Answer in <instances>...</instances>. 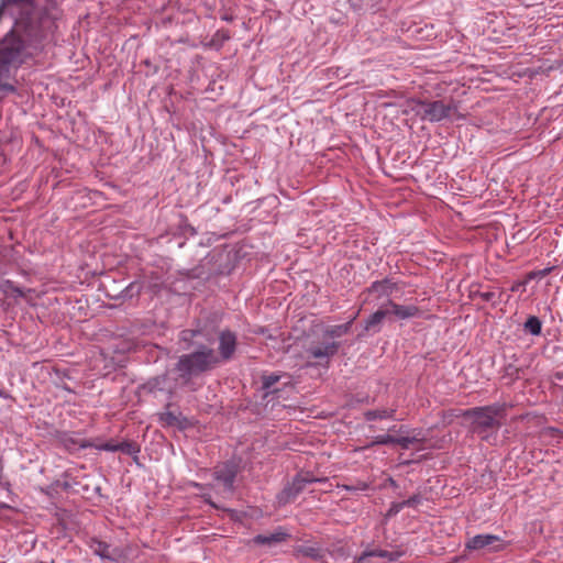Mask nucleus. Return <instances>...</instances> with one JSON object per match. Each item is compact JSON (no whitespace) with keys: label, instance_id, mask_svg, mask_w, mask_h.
<instances>
[{"label":"nucleus","instance_id":"nucleus-17","mask_svg":"<svg viewBox=\"0 0 563 563\" xmlns=\"http://www.w3.org/2000/svg\"><path fill=\"white\" fill-rule=\"evenodd\" d=\"M542 324L537 317H529L525 322V330L532 335H539L541 333Z\"/></svg>","mask_w":563,"mask_h":563},{"label":"nucleus","instance_id":"nucleus-26","mask_svg":"<svg viewBox=\"0 0 563 563\" xmlns=\"http://www.w3.org/2000/svg\"><path fill=\"white\" fill-rule=\"evenodd\" d=\"M120 445H123V452L131 453V445L129 443H121Z\"/></svg>","mask_w":563,"mask_h":563},{"label":"nucleus","instance_id":"nucleus-10","mask_svg":"<svg viewBox=\"0 0 563 563\" xmlns=\"http://www.w3.org/2000/svg\"><path fill=\"white\" fill-rule=\"evenodd\" d=\"M236 347V336L231 331H222L219 335V360L228 361Z\"/></svg>","mask_w":563,"mask_h":563},{"label":"nucleus","instance_id":"nucleus-6","mask_svg":"<svg viewBox=\"0 0 563 563\" xmlns=\"http://www.w3.org/2000/svg\"><path fill=\"white\" fill-rule=\"evenodd\" d=\"M339 343L325 342L317 343L309 346L306 351L308 358L317 360L318 364H327L329 360L336 354Z\"/></svg>","mask_w":563,"mask_h":563},{"label":"nucleus","instance_id":"nucleus-14","mask_svg":"<svg viewBox=\"0 0 563 563\" xmlns=\"http://www.w3.org/2000/svg\"><path fill=\"white\" fill-rule=\"evenodd\" d=\"M92 551L102 559L115 560L117 553L110 547L101 541H96L91 545Z\"/></svg>","mask_w":563,"mask_h":563},{"label":"nucleus","instance_id":"nucleus-18","mask_svg":"<svg viewBox=\"0 0 563 563\" xmlns=\"http://www.w3.org/2000/svg\"><path fill=\"white\" fill-rule=\"evenodd\" d=\"M394 415V410L382 409V410H369L365 412V419L367 421H374L376 419H388Z\"/></svg>","mask_w":563,"mask_h":563},{"label":"nucleus","instance_id":"nucleus-1","mask_svg":"<svg viewBox=\"0 0 563 563\" xmlns=\"http://www.w3.org/2000/svg\"><path fill=\"white\" fill-rule=\"evenodd\" d=\"M55 5L54 0H3L0 5V18L9 14L13 21L12 31L0 42V90H13V87L2 82L8 77L11 66L20 63L24 34L27 37L37 36L48 22L49 10Z\"/></svg>","mask_w":563,"mask_h":563},{"label":"nucleus","instance_id":"nucleus-8","mask_svg":"<svg viewBox=\"0 0 563 563\" xmlns=\"http://www.w3.org/2000/svg\"><path fill=\"white\" fill-rule=\"evenodd\" d=\"M404 552L401 551H385V550H374L364 552L356 559L357 563H388L398 560L402 556Z\"/></svg>","mask_w":563,"mask_h":563},{"label":"nucleus","instance_id":"nucleus-20","mask_svg":"<svg viewBox=\"0 0 563 563\" xmlns=\"http://www.w3.org/2000/svg\"><path fill=\"white\" fill-rule=\"evenodd\" d=\"M280 379L279 375L271 374L263 377V388L271 390V388Z\"/></svg>","mask_w":563,"mask_h":563},{"label":"nucleus","instance_id":"nucleus-21","mask_svg":"<svg viewBox=\"0 0 563 563\" xmlns=\"http://www.w3.org/2000/svg\"><path fill=\"white\" fill-rule=\"evenodd\" d=\"M99 449L103 450V451L115 452L119 450H123V445L104 443V444L100 445Z\"/></svg>","mask_w":563,"mask_h":563},{"label":"nucleus","instance_id":"nucleus-2","mask_svg":"<svg viewBox=\"0 0 563 563\" xmlns=\"http://www.w3.org/2000/svg\"><path fill=\"white\" fill-rule=\"evenodd\" d=\"M218 363L219 356L214 351L202 347L191 354L183 355L178 361L177 367L184 375H192L208 371Z\"/></svg>","mask_w":563,"mask_h":563},{"label":"nucleus","instance_id":"nucleus-23","mask_svg":"<svg viewBox=\"0 0 563 563\" xmlns=\"http://www.w3.org/2000/svg\"><path fill=\"white\" fill-rule=\"evenodd\" d=\"M404 504L402 503H398V504H393L390 509L388 510V515L391 516V515H396L398 514L402 508H404Z\"/></svg>","mask_w":563,"mask_h":563},{"label":"nucleus","instance_id":"nucleus-28","mask_svg":"<svg viewBox=\"0 0 563 563\" xmlns=\"http://www.w3.org/2000/svg\"><path fill=\"white\" fill-rule=\"evenodd\" d=\"M14 291H16L19 296H22V291L19 288H15Z\"/></svg>","mask_w":563,"mask_h":563},{"label":"nucleus","instance_id":"nucleus-27","mask_svg":"<svg viewBox=\"0 0 563 563\" xmlns=\"http://www.w3.org/2000/svg\"><path fill=\"white\" fill-rule=\"evenodd\" d=\"M490 296H492V294L487 292L484 295V298L488 300L490 298Z\"/></svg>","mask_w":563,"mask_h":563},{"label":"nucleus","instance_id":"nucleus-7","mask_svg":"<svg viewBox=\"0 0 563 563\" xmlns=\"http://www.w3.org/2000/svg\"><path fill=\"white\" fill-rule=\"evenodd\" d=\"M466 548L470 550L488 549L496 552L504 549V542L495 534H477L467 541Z\"/></svg>","mask_w":563,"mask_h":563},{"label":"nucleus","instance_id":"nucleus-3","mask_svg":"<svg viewBox=\"0 0 563 563\" xmlns=\"http://www.w3.org/2000/svg\"><path fill=\"white\" fill-rule=\"evenodd\" d=\"M410 107L422 120L430 122H440L456 111V106L453 102L445 103L442 100L431 102L411 100Z\"/></svg>","mask_w":563,"mask_h":563},{"label":"nucleus","instance_id":"nucleus-5","mask_svg":"<svg viewBox=\"0 0 563 563\" xmlns=\"http://www.w3.org/2000/svg\"><path fill=\"white\" fill-rule=\"evenodd\" d=\"M235 466L231 464H223L218 466L214 471L216 486L221 488V494L224 496L233 493V484L235 479Z\"/></svg>","mask_w":563,"mask_h":563},{"label":"nucleus","instance_id":"nucleus-22","mask_svg":"<svg viewBox=\"0 0 563 563\" xmlns=\"http://www.w3.org/2000/svg\"><path fill=\"white\" fill-rule=\"evenodd\" d=\"M420 501V498L418 496H413V497H410L408 498L407 500L402 501L404 506H408V507H415L419 504Z\"/></svg>","mask_w":563,"mask_h":563},{"label":"nucleus","instance_id":"nucleus-16","mask_svg":"<svg viewBox=\"0 0 563 563\" xmlns=\"http://www.w3.org/2000/svg\"><path fill=\"white\" fill-rule=\"evenodd\" d=\"M286 534L283 533V532H275V533H271L268 536H263V534H260V536H256L254 538V541L258 544H272V543H277V542H280L285 539Z\"/></svg>","mask_w":563,"mask_h":563},{"label":"nucleus","instance_id":"nucleus-9","mask_svg":"<svg viewBox=\"0 0 563 563\" xmlns=\"http://www.w3.org/2000/svg\"><path fill=\"white\" fill-rule=\"evenodd\" d=\"M421 438H419L417 434L415 435H400V437H393L389 434H380L375 437V439L372 442V445L374 444H398L402 449H410L412 444L419 442Z\"/></svg>","mask_w":563,"mask_h":563},{"label":"nucleus","instance_id":"nucleus-11","mask_svg":"<svg viewBox=\"0 0 563 563\" xmlns=\"http://www.w3.org/2000/svg\"><path fill=\"white\" fill-rule=\"evenodd\" d=\"M313 482H317V479L309 474H300L296 476L290 486L283 492V496L285 495L287 499L294 498L305 488L307 484Z\"/></svg>","mask_w":563,"mask_h":563},{"label":"nucleus","instance_id":"nucleus-25","mask_svg":"<svg viewBox=\"0 0 563 563\" xmlns=\"http://www.w3.org/2000/svg\"><path fill=\"white\" fill-rule=\"evenodd\" d=\"M163 420H165L168 424H174L176 422V417L170 412H166L162 416Z\"/></svg>","mask_w":563,"mask_h":563},{"label":"nucleus","instance_id":"nucleus-12","mask_svg":"<svg viewBox=\"0 0 563 563\" xmlns=\"http://www.w3.org/2000/svg\"><path fill=\"white\" fill-rule=\"evenodd\" d=\"M389 310V314L395 316L398 319H409L417 317L419 314V309L413 305L402 306L397 305L394 301L389 300L387 308Z\"/></svg>","mask_w":563,"mask_h":563},{"label":"nucleus","instance_id":"nucleus-24","mask_svg":"<svg viewBox=\"0 0 563 563\" xmlns=\"http://www.w3.org/2000/svg\"><path fill=\"white\" fill-rule=\"evenodd\" d=\"M197 333H198L197 331L185 330V331L181 332V340L187 341V340L196 336Z\"/></svg>","mask_w":563,"mask_h":563},{"label":"nucleus","instance_id":"nucleus-13","mask_svg":"<svg viewBox=\"0 0 563 563\" xmlns=\"http://www.w3.org/2000/svg\"><path fill=\"white\" fill-rule=\"evenodd\" d=\"M396 289V284L391 283L388 279L376 282L372 285L371 291L376 292L378 296L389 297L394 294Z\"/></svg>","mask_w":563,"mask_h":563},{"label":"nucleus","instance_id":"nucleus-4","mask_svg":"<svg viewBox=\"0 0 563 563\" xmlns=\"http://www.w3.org/2000/svg\"><path fill=\"white\" fill-rule=\"evenodd\" d=\"M503 412V408L500 406H488L474 408L471 410H466L464 416L472 417L474 419V429L476 431L483 432L487 429H494L499 427V421L497 418Z\"/></svg>","mask_w":563,"mask_h":563},{"label":"nucleus","instance_id":"nucleus-19","mask_svg":"<svg viewBox=\"0 0 563 563\" xmlns=\"http://www.w3.org/2000/svg\"><path fill=\"white\" fill-rule=\"evenodd\" d=\"M351 322H346L344 324H340V325H335V327H331L327 330V334L332 336V338H339V336H342L343 334L347 333L349 330H350V327H351Z\"/></svg>","mask_w":563,"mask_h":563},{"label":"nucleus","instance_id":"nucleus-15","mask_svg":"<svg viewBox=\"0 0 563 563\" xmlns=\"http://www.w3.org/2000/svg\"><path fill=\"white\" fill-rule=\"evenodd\" d=\"M389 316V310L388 309H378L377 311H375L372 316H369V318L366 320V324H365V329L366 330H371L377 325H379L382 323V321L387 317Z\"/></svg>","mask_w":563,"mask_h":563}]
</instances>
